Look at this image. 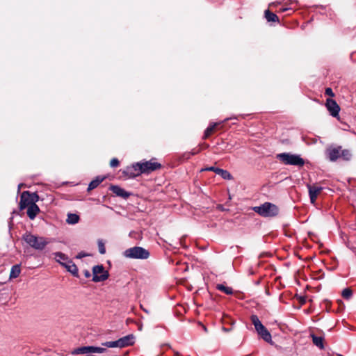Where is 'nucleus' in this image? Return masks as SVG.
<instances>
[{
	"label": "nucleus",
	"instance_id": "1",
	"mask_svg": "<svg viewBox=\"0 0 356 356\" xmlns=\"http://www.w3.org/2000/svg\"><path fill=\"white\" fill-rule=\"evenodd\" d=\"M161 168V164L155 161L150 160L145 162L136 163L132 165V168L128 169L130 170L134 169L135 172H130L131 177H136L142 173H149Z\"/></svg>",
	"mask_w": 356,
	"mask_h": 356
},
{
	"label": "nucleus",
	"instance_id": "2",
	"mask_svg": "<svg viewBox=\"0 0 356 356\" xmlns=\"http://www.w3.org/2000/svg\"><path fill=\"white\" fill-rule=\"evenodd\" d=\"M22 238L31 247L38 250H43L50 242L47 238L37 236L31 233L24 234Z\"/></svg>",
	"mask_w": 356,
	"mask_h": 356
},
{
	"label": "nucleus",
	"instance_id": "3",
	"mask_svg": "<svg viewBox=\"0 0 356 356\" xmlns=\"http://www.w3.org/2000/svg\"><path fill=\"white\" fill-rule=\"evenodd\" d=\"M253 210L264 217H273L278 214L279 208L274 204L265 202L259 207H254Z\"/></svg>",
	"mask_w": 356,
	"mask_h": 356
},
{
	"label": "nucleus",
	"instance_id": "4",
	"mask_svg": "<svg viewBox=\"0 0 356 356\" xmlns=\"http://www.w3.org/2000/svg\"><path fill=\"white\" fill-rule=\"evenodd\" d=\"M123 255L129 259H146L149 257V252L142 247L136 246L127 249Z\"/></svg>",
	"mask_w": 356,
	"mask_h": 356
},
{
	"label": "nucleus",
	"instance_id": "5",
	"mask_svg": "<svg viewBox=\"0 0 356 356\" xmlns=\"http://www.w3.org/2000/svg\"><path fill=\"white\" fill-rule=\"evenodd\" d=\"M277 157L281 162L286 165H293L301 167L305 164L304 160L299 155L282 153L277 154Z\"/></svg>",
	"mask_w": 356,
	"mask_h": 356
},
{
	"label": "nucleus",
	"instance_id": "6",
	"mask_svg": "<svg viewBox=\"0 0 356 356\" xmlns=\"http://www.w3.org/2000/svg\"><path fill=\"white\" fill-rule=\"evenodd\" d=\"M39 200V196L37 193H31L29 191H24L20 197L19 209L21 210L24 209L29 205L35 204Z\"/></svg>",
	"mask_w": 356,
	"mask_h": 356
},
{
	"label": "nucleus",
	"instance_id": "7",
	"mask_svg": "<svg viewBox=\"0 0 356 356\" xmlns=\"http://www.w3.org/2000/svg\"><path fill=\"white\" fill-rule=\"evenodd\" d=\"M134 343V337L132 334L125 336L115 341H107L104 343V346L108 348H124L126 346H129L133 345Z\"/></svg>",
	"mask_w": 356,
	"mask_h": 356
},
{
	"label": "nucleus",
	"instance_id": "8",
	"mask_svg": "<svg viewBox=\"0 0 356 356\" xmlns=\"http://www.w3.org/2000/svg\"><path fill=\"white\" fill-rule=\"evenodd\" d=\"M92 281L95 282H102L108 279V272L105 270L102 265H97L92 268Z\"/></svg>",
	"mask_w": 356,
	"mask_h": 356
},
{
	"label": "nucleus",
	"instance_id": "9",
	"mask_svg": "<svg viewBox=\"0 0 356 356\" xmlns=\"http://www.w3.org/2000/svg\"><path fill=\"white\" fill-rule=\"evenodd\" d=\"M106 351V348L95 346H83L76 348L73 350L72 354H86L90 353H102Z\"/></svg>",
	"mask_w": 356,
	"mask_h": 356
},
{
	"label": "nucleus",
	"instance_id": "10",
	"mask_svg": "<svg viewBox=\"0 0 356 356\" xmlns=\"http://www.w3.org/2000/svg\"><path fill=\"white\" fill-rule=\"evenodd\" d=\"M308 189L310 201L312 204H314L318 195L321 193L323 188L317 185H309Z\"/></svg>",
	"mask_w": 356,
	"mask_h": 356
},
{
	"label": "nucleus",
	"instance_id": "11",
	"mask_svg": "<svg viewBox=\"0 0 356 356\" xmlns=\"http://www.w3.org/2000/svg\"><path fill=\"white\" fill-rule=\"evenodd\" d=\"M326 152L331 161H335L341 158V147L328 148Z\"/></svg>",
	"mask_w": 356,
	"mask_h": 356
},
{
	"label": "nucleus",
	"instance_id": "12",
	"mask_svg": "<svg viewBox=\"0 0 356 356\" xmlns=\"http://www.w3.org/2000/svg\"><path fill=\"white\" fill-rule=\"evenodd\" d=\"M204 170L213 171L217 175H220L225 179L229 180L232 178L231 174L228 171L220 169V168H215V167H210V168H207L204 169Z\"/></svg>",
	"mask_w": 356,
	"mask_h": 356
},
{
	"label": "nucleus",
	"instance_id": "13",
	"mask_svg": "<svg viewBox=\"0 0 356 356\" xmlns=\"http://www.w3.org/2000/svg\"><path fill=\"white\" fill-rule=\"evenodd\" d=\"M63 266L74 276L78 277V268L72 260L69 259L66 262L63 263Z\"/></svg>",
	"mask_w": 356,
	"mask_h": 356
},
{
	"label": "nucleus",
	"instance_id": "14",
	"mask_svg": "<svg viewBox=\"0 0 356 356\" xmlns=\"http://www.w3.org/2000/svg\"><path fill=\"white\" fill-rule=\"evenodd\" d=\"M111 191L115 193L117 196L127 198L130 194L124 191L123 188L118 186H111L110 188Z\"/></svg>",
	"mask_w": 356,
	"mask_h": 356
},
{
	"label": "nucleus",
	"instance_id": "15",
	"mask_svg": "<svg viewBox=\"0 0 356 356\" xmlns=\"http://www.w3.org/2000/svg\"><path fill=\"white\" fill-rule=\"evenodd\" d=\"M40 212V208L36 204L27 207V215L30 219L33 220Z\"/></svg>",
	"mask_w": 356,
	"mask_h": 356
},
{
	"label": "nucleus",
	"instance_id": "16",
	"mask_svg": "<svg viewBox=\"0 0 356 356\" xmlns=\"http://www.w3.org/2000/svg\"><path fill=\"white\" fill-rule=\"evenodd\" d=\"M221 122H214L211 124L205 130L204 138H209L212 134L215 132L217 129V127L219 126Z\"/></svg>",
	"mask_w": 356,
	"mask_h": 356
},
{
	"label": "nucleus",
	"instance_id": "17",
	"mask_svg": "<svg viewBox=\"0 0 356 356\" xmlns=\"http://www.w3.org/2000/svg\"><path fill=\"white\" fill-rule=\"evenodd\" d=\"M326 107L328 111H340L339 106L332 99H327Z\"/></svg>",
	"mask_w": 356,
	"mask_h": 356
},
{
	"label": "nucleus",
	"instance_id": "18",
	"mask_svg": "<svg viewBox=\"0 0 356 356\" xmlns=\"http://www.w3.org/2000/svg\"><path fill=\"white\" fill-rule=\"evenodd\" d=\"M104 177H97L95 179L92 180L88 186V190L91 191L97 188L104 180Z\"/></svg>",
	"mask_w": 356,
	"mask_h": 356
},
{
	"label": "nucleus",
	"instance_id": "19",
	"mask_svg": "<svg viewBox=\"0 0 356 356\" xmlns=\"http://www.w3.org/2000/svg\"><path fill=\"white\" fill-rule=\"evenodd\" d=\"M21 273L20 266L17 264L12 267L10 273V279H15L19 277Z\"/></svg>",
	"mask_w": 356,
	"mask_h": 356
},
{
	"label": "nucleus",
	"instance_id": "20",
	"mask_svg": "<svg viewBox=\"0 0 356 356\" xmlns=\"http://www.w3.org/2000/svg\"><path fill=\"white\" fill-rule=\"evenodd\" d=\"M265 17L269 22H279L278 17L275 13L270 12L269 10H266L265 11Z\"/></svg>",
	"mask_w": 356,
	"mask_h": 356
},
{
	"label": "nucleus",
	"instance_id": "21",
	"mask_svg": "<svg viewBox=\"0 0 356 356\" xmlns=\"http://www.w3.org/2000/svg\"><path fill=\"white\" fill-rule=\"evenodd\" d=\"M79 216L76 213H68L66 222L70 225H74L79 222Z\"/></svg>",
	"mask_w": 356,
	"mask_h": 356
},
{
	"label": "nucleus",
	"instance_id": "22",
	"mask_svg": "<svg viewBox=\"0 0 356 356\" xmlns=\"http://www.w3.org/2000/svg\"><path fill=\"white\" fill-rule=\"evenodd\" d=\"M54 255L56 261L58 262L61 266H63V263H65L70 259L65 254L62 252H56Z\"/></svg>",
	"mask_w": 356,
	"mask_h": 356
},
{
	"label": "nucleus",
	"instance_id": "23",
	"mask_svg": "<svg viewBox=\"0 0 356 356\" xmlns=\"http://www.w3.org/2000/svg\"><path fill=\"white\" fill-rule=\"evenodd\" d=\"M313 343L319 348L323 349V338L322 337H316L314 334L312 335Z\"/></svg>",
	"mask_w": 356,
	"mask_h": 356
},
{
	"label": "nucleus",
	"instance_id": "24",
	"mask_svg": "<svg viewBox=\"0 0 356 356\" xmlns=\"http://www.w3.org/2000/svg\"><path fill=\"white\" fill-rule=\"evenodd\" d=\"M216 289L227 295H231L233 293V290L232 288L225 286V285L221 284H217Z\"/></svg>",
	"mask_w": 356,
	"mask_h": 356
},
{
	"label": "nucleus",
	"instance_id": "25",
	"mask_svg": "<svg viewBox=\"0 0 356 356\" xmlns=\"http://www.w3.org/2000/svg\"><path fill=\"white\" fill-rule=\"evenodd\" d=\"M341 157L346 161H349L352 157V154L348 149H342L341 148Z\"/></svg>",
	"mask_w": 356,
	"mask_h": 356
},
{
	"label": "nucleus",
	"instance_id": "26",
	"mask_svg": "<svg viewBox=\"0 0 356 356\" xmlns=\"http://www.w3.org/2000/svg\"><path fill=\"white\" fill-rule=\"evenodd\" d=\"M259 334L262 337V339L264 341H266L267 342L271 341V335H270V332L266 330V328L264 330H263V332L259 333Z\"/></svg>",
	"mask_w": 356,
	"mask_h": 356
},
{
	"label": "nucleus",
	"instance_id": "27",
	"mask_svg": "<svg viewBox=\"0 0 356 356\" xmlns=\"http://www.w3.org/2000/svg\"><path fill=\"white\" fill-rule=\"evenodd\" d=\"M251 321L255 327V330L258 329L259 327L262 325L261 322L259 321V318L256 315H252L251 316Z\"/></svg>",
	"mask_w": 356,
	"mask_h": 356
},
{
	"label": "nucleus",
	"instance_id": "28",
	"mask_svg": "<svg viewBox=\"0 0 356 356\" xmlns=\"http://www.w3.org/2000/svg\"><path fill=\"white\" fill-rule=\"evenodd\" d=\"M341 295L345 299H349L353 295V291L351 289L346 288L343 290Z\"/></svg>",
	"mask_w": 356,
	"mask_h": 356
},
{
	"label": "nucleus",
	"instance_id": "29",
	"mask_svg": "<svg viewBox=\"0 0 356 356\" xmlns=\"http://www.w3.org/2000/svg\"><path fill=\"white\" fill-rule=\"evenodd\" d=\"M98 248L100 254H104L106 252L104 243L102 240L98 241Z\"/></svg>",
	"mask_w": 356,
	"mask_h": 356
},
{
	"label": "nucleus",
	"instance_id": "30",
	"mask_svg": "<svg viewBox=\"0 0 356 356\" xmlns=\"http://www.w3.org/2000/svg\"><path fill=\"white\" fill-rule=\"evenodd\" d=\"M110 165L112 168L118 167L119 165V161L115 158L111 159L110 162Z\"/></svg>",
	"mask_w": 356,
	"mask_h": 356
},
{
	"label": "nucleus",
	"instance_id": "31",
	"mask_svg": "<svg viewBox=\"0 0 356 356\" xmlns=\"http://www.w3.org/2000/svg\"><path fill=\"white\" fill-rule=\"evenodd\" d=\"M266 327L262 325L261 326L259 327L258 329H256L258 334L261 333L264 330Z\"/></svg>",
	"mask_w": 356,
	"mask_h": 356
},
{
	"label": "nucleus",
	"instance_id": "32",
	"mask_svg": "<svg viewBox=\"0 0 356 356\" xmlns=\"http://www.w3.org/2000/svg\"><path fill=\"white\" fill-rule=\"evenodd\" d=\"M332 116L336 118L337 120H340L339 113H331Z\"/></svg>",
	"mask_w": 356,
	"mask_h": 356
},
{
	"label": "nucleus",
	"instance_id": "33",
	"mask_svg": "<svg viewBox=\"0 0 356 356\" xmlns=\"http://www.w3.org/2000/svg\"><path fill=\"white\" fill-rule=\"evenodd\" d=\"M325 93H326V94H327V95H333V93H332V89H331V88H326V90H325Z\"/></svg>",
	"mask_w": 356,
	"mask_h": 356
},
{
	"label": "nucleus",
	"instance_id": "34",
	"mask_svg": "<svg viewBox=\"0 0 356 356\" xmlns=\"http://www.w3.org/2000/svg\"><path fill=\"white\" fill-rule=\"evenodd\" d=\"M84 254H79L78 256H77V258H81L82 257H83Z\"/></svg>",
	"mask_w": 356,
	"mask_h": 356
},
{
	"label": "nucleus",
	"instance_id": "35",
	"mask_svg": "<svg viewBox=\"0 0 356 356\" xmlns=\"http://www.w3.org/2000/svg\"><path fill=\"white\" fill-rule=\"evenodd\" d=\"M291 3H296L297 1L296 0H289Z\"/></svg>",
	"mask_w": 356,
	"mask_h": 356
},
{
	"label": "nucleus",
	"instance_id": "36",
	"mask_svg": "<svg viewBox=\"0 0 356 356\" xmlns=\"http://www.w3.org/2000/svg\"><path fill=\"white\" fill-rule=\"evenodd\" d=\"M86 277H88V276H89V273H88V272H87V273H86Z\"/></svg>",
	"mask_w": 356,
	"mask_h": 356
},
{
	"label": "nucleus",
	"instance_id": "37",
	"mask_svg": "<svg viewBox=\"0 0 356 356\" xmlns=\"http://www.w3.org/2000/svg\"><path fill=\"white\" fill-rule=\"evenodd\" d=\"M203 329H204V330L207 331V328H206V327H205V326H204V325H203Z\"/></svg>",
	"mask_w": 356,
	"mask_h": 356
},
{
	"label": "nucleus",
	"instance_id": "38",
	"mask_svg": "<svg viewBox=\"0 0 356 356\" xmlns=\"http://www.w3.org/2000/svg\"><path fill=\"white\" fill-rule=\"evenodd\" d=\"M287 10H288V8H284V9H282V11H286Z\"/></svg>",
	"mask_w": 356,
	"mask_h": 356
}]
</instances>
